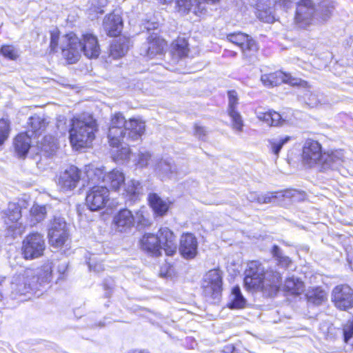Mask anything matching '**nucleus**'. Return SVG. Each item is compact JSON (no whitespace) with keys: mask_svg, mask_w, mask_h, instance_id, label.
<instances>
[{"mask_svg":"<svg viewBox=\"0 0 353 353\" xmlns=\"http://www.w3.org/2000/svg\"><path fill=\"white\" fill-rule=\"evenodd\" d=\"M6 214L5 223L8 230L12 232L13 236L21 235L23 232L25 227L21 223L18 222L21 216L20 208L14 203L10 204Z\"/></svg>","mask_w":353,"mask_h":353,"instance_id":"15","label":"nucleus"},{"mask_svg":"<svg viewBox=\"0 0 353 353\" xmlns=\"http://www.w3.org/2000/svg\"><path fill=\"white\" fill-rule=\"evenodd\" d=\"M291 194V192H286L285 194H283L284 196H290Z\"/></svg>","mask_w":353,"mask_h":353,"instance_id":"60","label":"nucleus"},{"mask_svg":"<svg viewBox=\"0 0 353 353\" xmlns=\"http://www.w3.org/2000/svg\"><path fill=\"white\" fill-rule=\"evenodd\" d=\"M309 302L319 305L327 299V294L320 288H313L309 290L306 294Z\"/></svg>","mask_w":353,"mask_h":353,"instance_id":"33","label":"nucleus"},{"mask_svg":"<svg viewBox=\"0 0 353 353\" xmlns=\"http://www.w3.org/2000/svg\"><path fill=\"white\" fill-rule=\"evenodd\" d=\"M234 350V347L233 345H229V346H227L225 347V349L224 350V351L226 352V353H233Z\"/></svg>","mask_w":353,"mask_h":353,"instance_id":"56","label":"nucleus"},{"mask_svg":"<svg viewBox=\"0 0 353 353\" xmlns=\"http://www.w3.org/2000/svg\"><path fill=\"white\" fill-rule=\"evenodd\" d=\"M299 86L304 89L303 94L299 97V100L310 108L317 107L319 105H323L328 103L327 99L323 94L314 93L310 90V87L306 85Z\"/></svg>","mask_w":353,"mask_h":353,"instance_id":"22","label":"nucleus"},{"mask_svg":"<svg viewBox=\"0 0 353 353\" xmlns=\"http://www.w3.org/2000/svg\"><path fill=\"white\" fill-rule=\"evenodd\" d=\"M154 171L162 180L176 179L178 170L173 162L168 159H157L155 161Z\"/></svg>","mask_w":353,"mask_h":353,"instance_id":"16","label":"nucleus"},{"mask_svg":"<svg viewBox=\"0 0 353 353\" xmlns=\"http://www.w3.org/2000/svg\"><path fill=\"white\" fill-rule=\"evenodd\" d=\"M49 139L50 140H52L51 141H49V145L47 146L44 143H42V146H41V150L45 152H53L56 147L55 143L54 141V138H52L50 137H49Z\"/></svg>","mask_w":353,"mask_h":353,"instance_id":"51","label":"nucleus"},{"mask_svg":"<svg viewBox=\"0 0 353 353\" xmlns=\"http://www.w3.org/2000/svg\"><path fill=\"white\" fill-rule=\"evenodd\" d=\"M277 192H268L264 194H258L256 192H250L247 196L250 202H257L259 203H269L273 199L277 198Z\"/></svg>","mask_w":353,"mask_h":353,"instance_id":"38","label":"nucleus"},{"mask_svg":"<svg viewBox=\"0 0 353 353\" xmlns=\"http://www.w3.org/2000/svg\"><path fill=\"white\" fill-rule=\"evenodd\" d=\"M90 269H92L95 272H100L103 270V266L101 264H94L90 260L88 262Z\"/></svg>","mask_w":353,"mask_h":353,"instance_id":"53","label":"nucleus"},{"mask_svg":"<svg viewBox=\"0 0 353 353\" xmlns=\"http://www.w3.org/2000/svg\"><path fill=\"white\" fill-rule=\"evenodd\" d=\"M10 130L9 121L6 119H0V145L8 138Z\"/></svg>","mask_w":353,"mask_h":353,"instance_id":"45","label":"nucleus"},{"mask_svg":"<svg viewBox=\"0 0 353 353\" xmlns=\"http://www.w3.org/2000/svg\"><path fill=\"white\" fill-rule=\"evenodd\" d=\"M194 134L199 139H203L206 134V130L197 124L194 126Z\"/></svg>","mask_w":353,"mask_h":353,"instance_id":"50","label":"nucleus"},{"mask_svg":"<svg viewBox=\"0 0 353 353\" xmlns=\"http://www.w3.org/2000/svg\"><path fill=\"white\" fill-rule=\"evenodd\" d=\"M45 248L43 236L39 233H33L23 240L22 254L26 259H36L43 255Z\"/></svg>","mask_w":353,"mask_h":353,"instance_id":"7","label":"nucleus"},{"mask_svg":"<svg viewBox=\"0 0 353 353\" xmlns=\"http://www.w3.org/2000/svg\"><path fill=\"white\" fill-rule=\"evenodd\" d=\"M57 270H58L59 273L64 274L65 272L67 270V264H66V263L64 262V263H61V264H59L58 265V267H57Z\"/></svg>","mask_w":353,"mask_h":353,"instance_id":"55","label":"nucleus"},{"mask_svg":"<svg viewBox=\"0 0 353 353\" xmlns=\"http://www.w3.org/2000/svg\"><path fill=\"white\" fill-rule=\"evenodd\" d=\"M332 301L341 310L353 307V290L347 285L336 286L332 292Z\"/></svg>","mask_w":353,"mask_h":353,"instance_id":"11","label":"nucleus"},{"mask_svg":"<svg viewBox=\"0 0 353 353\" xmlns=\"http://www.w3.org/2000/svg\"><path fill=\"white\" fill-rule=\"evenodd\" d=\"M130 40L126 38H119L114 40L110 46V54L114 59L122 57L128 52Z\"/></svg>","mask_w":353,"mask_h":353,"instance_id":"29","label":"nucleus"},{"mask_svg":"<svg viewBox=\"0 0 353 353\" xmlns=\"http://www.w3.org/2000/svg\"><path fill=\"white\" fill-rule=\"evenodd\" d=\"M281 277L276 271L265 270L258 261L248 263L244 283L250 290H261L268 296L276 295L281 285Z\"/></svg>","mask_w":353,"mask_h":353,"instance_id":"1","label":"nucleus"},{"mask_svg":"<svg viewBox=\"0 0 353 353\" xmlns=\"http://www.w3.org/2000/svg\"><path fill=\"white\" fill-rule=\"evenodd\" d=\"M172 52L183 58L188 56L189 52L188 44L183 38H179L172 43Z\"/></svg>","mask_w":353,"mask_h":353,"instance_id":"36","label":"nucleus"},{"mask_svg":"<svg viewBox=\"0 0 353 353\" xmlns=\"http://www.w3.org/2000/svg\"><path fill=\"white\" fill-rule=\"evenodd\" d=\"M2 54L11 60H15L19 57V52L12 46H3L1 49Z\"/></svg>","mask_w":353,"mask_h":353,"instance_id":"47","label":"nucleus"},{"mask_svg":"<svg viewBox=\"0 0 353 353\" xmlns=\"http://www.w3.org/2000/svg\"><path fill=\"white\" fill-rule=\"evenodd\" d=\"M141 250L153 256H159L162 250L168 256L174 255L177 250L176 236L168 228H161L157 234L145 233L140 239Z\"/></svg>","mask_w":353,"mask_h":353,"instance_id":"3","label":"nucleus"},{"mask_svg":"<svg viewBox=\"0 0 353 353\" xmlns=\"http://www.w3.org/2000/svg\"><path fill=\"white\" fill-rule=\"evenodd\" d=\"M30 214L32 217L31 224L34 225L45 219L46 208L45 206L34 205L30 209Z\"/></svg>","mask_w":353,"mask_h":353,"instance_id":"42","label":"nucleus"},{"mask_svg":"<svg viewBox=\"0 0 353 353\" xmlns=\"http://www.w3.org/2000/svg\"><path fill=\"white\" fill-rule=\"evenodd\" d=\"M157 159H153L152 155L148 152H140L139 154L138 164L141 167H145L150 165L153 161L155 162Z\"/></svg>","mask_w":353,"mask_h":353,"instance_id":"49","label":"nucleus"},{"mask_svg":"<svg viewBox=\"0 0 353 353\" xmlns=\"http://www.w3.org/2000/svg\"><path fill=\"white\" fill-rule=\"evenodd\" d=\"M121 143H122L118 145L112 146L113 148L112 150V156L114 161L117 163H121L128 160L130 154V150L128 146H123L119 148Z\"/></svg>","mask_w":353,"mask_h":353,"instance_id":"35","label":"nucleus"},{"mask_svg":"<svg viewBox=\"0 0 353 353\" xmlns=\"http://www.w3.org/2000/svg\"><path fill=\"white\" fill-rule=\"evenodd\" d=\"M179 252L185 259H193L198 253V241L192 233L183 234L180 239Z\"/></svg>","mask_w":353,"mask_h":353,"instance_id":"17","label":"nucleus"},{"mask_svg":"<svg viewBox=\"0 0 353 353\" xmlns=\"http://www.w3.org/2000/svg\"><path fill=\"white\" fill-rule=\"evenodd\" d=\"M42 270L44 272L43 276L36 277L35 272L32 269H26L14 275L10 283L12 294L15 296L26 294L30 290L37 288L36 283L39 280H41V283L49 282L52 275L51 266L45 265L43 266Z\"/></svg>","mask_w":353,"mask_h":353,"instance_id":"5","label":"nucleus"},{"mask_svg":"<svg viewBox=\"0 0 353 353\" xmlns=\"http://www.w3.org/2000/svg\"><path fill=\"white\" fill-rule=\"evenodd\" d=\"M81 179V171L75 166H70L61 172L58 179V185L62 191L74 190Z\"/></svg>","mask_w":353,"mask_h":353,"instance_id":"14","label":"nucleus"},{"mask_svg":"<svg viewBox=\"0 0 353 353\" xmlns=\"http://www.w3.org/2000/svg\"><path fill=\"white\" fill-rule=\"evenodd\" d=\"M143 187L139 181L132 179L124 183L123 196L129 201H136L141 194Z\"/></svg>","mask_w":353,"mask_h":353,"instance_id":"27","label":"nucleus"},{"mask_svg":"<svg viewBox=\"0 0 353 353\" xmlns=\"http://www.w3.org/2000/svg\"><path fill=\"white\" fill-rule=\"evenodd\" d=\"M97 131L96 120L90 114H83L70 121L69 138L72 146L77 150L90 147Z\"/></svg>","mask_w":353,"mask_h":353,"instance_id":"4","label":"nucleus"},{"mask_svg":"<svg viewBox=\"0 0 353 353\" xmlns=\"http://www.w3.org/2000/svg\"><path fill=\"white\" fill-rule=\"evenodd\" d=\"M296 192V190H294L293 191V194H292V196H294V194Z\"/></svg>","mask_w":353,"mask_h":353,"instance_id":"63","label":"nucleus"},{"mask_svg":"<svg viewBox=\"0 0 353 353\" xmlns=\"http://www.w3.org/2000/svg\"><path fill=\"white\" fill-rule=\"evenodd\" d=\"M47 141V137H45L44 142Z\"/></svg>","mask_w":353,"mask_h":353,"instance_id":"62","label":"nucleus"},{"mask_svg":"<svg viewBox=\"0 0 353 353\" xmlns=\"http://www.w3.org/2000/svg\"><path fill=\"white\" fill-rule=\"evenodd\" d=\"M14 145L18 157H26L31 145V138L30 135L27 133L18 134L14 139Z\"/></svg>","mask_w":353,"mask_h":353,"instance_id":"28","label":"nucleus"},{"mask_svg":"<svg viewBox=\"0 0 353 353\" xmlns=\"http://www.w3.org/2000/svg\"><path fill=\"white\" fill-rule=\"evenodd\" d=\"M104 183L114 191H118L124 185L125 175L119 170H113L103 176Z\"/></svg>","mask_w":353,"mask_h":353,"instance_id":"26","label":"nucleus"},{"mask_svg":"<svg viewBox=\"0 0 353 353\" xmlns=\"http://www.w3.org/2000/svg\"><path fill=\"white\" fill-rule=\"evenodd\" d=\"M291 139V137L285 135L269 139L268 143L270 145L271 152L278 157L283 146L290 141Z\"/></svg>","mask_w":353,"mask_h":353,"instance_id":"34","label":"nucleus"},{"mask_svg":"<svg viewBox=\"0 0 353 353\" xmlns=\"http://www.w3.org/2000/svg\"><path fill=\"white\" fill-rule=\"evenodd\" d=\"M50 245L54 248H61L67 245L69 240V230L48 232Z\"/></svg>","mask_w":353,"mask_h":353,"instance_id":"30","label":"nucleus"},{"mask_svg":"<svg viewBox=\"0 0 353 353\" xmlns=\"http://www.w3.org/2000/svg\"><path fill=\"white\" fill-rule=\"evenodd\" d=\"M103 26L109 36L117 37L123 29L122 18L119 14H110L104 19Z\"/></svg>","mask_w":353,"mask_h":353,"instance_id":"24","label":"nucleus"},{"mask_svg":"<svg viewBox=\"0 0 353 353\" xmlns=\"http://www.w3.org/2000/svg\"><path fill=\"white\" fill-rule=\"evenodd\" d=\"M140 353H147V352H140Z\"/></svg>","mask_w":353,"mask_h":353,"instance_id":"64","label":"nucleus"},{"mask_svg":"<svg viewBox=\"0 0 353 353\" xmlns=\"http://www.w3.org/2000/svg\"><path fill=\"white\" fill-rule=\"evenodd\" d=\"M59 40V35L57 32H51V39H50V48L52 50H55V48L57 47Z\"/></svg>","mask_w":353,"mask_h":353,"instance_id":"52","label":"nucleus"},{"mask_svg":"<svg viewBox=\"0 0 353 353\" xmlns=\"http://www.w3.org/2000/svg\"><path fill=\"white\" fill-rule=\"evenodd\" d=\"M321 8H322V19L326 20L331 14V9L334 8V3L330 0H323L321 3Z\"/></svg>","mask_w":353,"mask_h":353,"instance_id":"48","label":"nucleus"},{"mask_svg":"<svg viewBox=\"0 0 353 353\" xmlns=\"http://www.w3.org/2000/svg\"><path fill=\"white\" fill-rule=\"evenodd\" d=\"M145 123L139 119H130L125 125L124 142L139 141L145 132Z\"/></svg>","mask_w":353,"mask_h":353,"instance_id":"18","label":"nucleus"},{"mask_svg":"<svg viewBox=\"0 0 353 353\" xmlns=\"http://www.w3.org/2000/svg\"><path fill=\"white\" fill-rule=\"evenodd\" d=\"M148 201L153 210L158 215L162 216L166 213L168 210V203L163 200L157 194L152 193L148 196Z\"/></svg>","mask_w":353,"mask_h":353,"instance_id":"31","label":"nucleus"},{"mask_svg":"<svg viewBox=\"0 0 353 353\" xmlns=\"http://www.w3.org/2000/svg\"><path fill=\"white\" fill-rule=\"evenodd\" d=\"M294 0H278L276 3L285 8H289Z\"/></svg>","mask_w":353,"mask_h":353,"instance_id":"54","label":"nucleus"},{"mask_svg":"<svg viewBox=\"0 0 353 353\" xmlns=\"http://www.w3.org/2000/svg\"><path fill=\"white\" fill-rule=\"evenodd\" d=\"M228 41L239 46L243 52L245 50L256 51L257 50L255 41L248 34L242 32L231 33L227 35Z\"/></svg>","mask_w":353,"mask_h":353,"instance_id":"21","label":"nucleus"},{"mask_svg":"<svg viewBox=\"0 0 353 353\" xmlns=\"http://www.w3.org/2000/svg\"><path fill=\"white\" fill-rule=\"evenodd\" d=\"M29 125L32 128V133H39L43 131L48 125V121L43 116L34 114L30 117Z\"/></svg>","mask_w":353,"mask_h":353,"instance_id":"40","label":"nucleus"},{"mask_svg":"<svg viewBox=\"0 0 353 353\" xmlns=\"http://www.w3.org/2000/svg\"><path fill=\"white\" fill-rule=\"evenodd\" d=\"M323 152L321 144L314 140L305 141L302 150V161L309 168H319Z\"/></svg>","mask_w":353,"mask_h":353,"instance_id":"9","label":"nucleus"},{"mask_svg":"<svg viewBox=\"0 0 353 353\" xmlns=\"http://www.w3.org/2000/svg\"><path fill=\"white\" fill-rule=\"evenodd\" d=\"M222 275L219 270L208 271L203 276L201 288L210 301H218L222 292Z\"/></svg>","mask_w":353,"mask_h":353,"instance_id":"6","label":"nucleus"},{"mask_svg":"<svg viewBox=\"0 0 353 353\" xmlns=\"http://www.w3.org/2000/svg\"><path fill=\"white\" fill-rule=\"evenodd\" d=\"M109 200V190L103 185H95L87 193L86 205L92 211L103 208Z\"/></svg>","mask_w":353,"mask_h":353,"instance_id":"10","label":"nucleus"},{"mask_svg":"<svg viewBox=\"0 0 353 353\" xmlns=\"http://www.w3.org/2000/svg\"><path fill=\"white\" fill-rule=\"evenodd\" d=\"M228 112L237 111V105L239 104V97L235 90H230L228 92Z\"/></svg>","mask_w":353,"mask_h":353,"instance_id":"46","label":"nucleus"},{"mask_svg":"<svg viewBox=\"0 0 353 353\" xmlns=\"http://www.w3.org/2000/svg\"><path fill=\"white\" fill-rule=\"evenodd\" d=\"M231 120V128L237 134H240L243 131L244 121L240 112L232 111L228 112Z\"/></svg>","mask_w":353,"mask_h":353,"instance_id":"37","label":"nucleus"},{"mask_svg":"<svg viewBox=\"0 0 353 353\" xmlns=\"http://www.w3.org/2000/svg\"><path fill=\"white\" fill-rule=\"evenodd\" d=\"M348 261H349L350 266L351 269H352V270H353V258H352L351 260H350V259H348Z\"/></svg>","mask_w":353,"mask_h":353,"instance_id":"59","label":"nucleus"},{"mask_svg":"<svg viewBox=\"0 0 353 353\" xmlns=\"http://www.w3.org/2000/svg\"><path fill=\"white\" fill-rule=\"evenodd\" d=\"M343 161L344 154L341 150L323 152L319 168L323 170L336 169L342 165Z\"/></svg>","mask_w":353,"mask_h":353,"instance_id":"19","label":"nucleus"},{"mask_svg":"<svg viewBox=\"0 0 353 353\" xmlns=\"http://www.w3.org/2000/svg\"><path fill=\"white\" fill-rule=\"evenodd\" d=\"M283 288L291 294H300L304 291V284L300 279L290 277L285 280Z\"/></svg>","mask_w":353,"mask_h":353,"instance_id":"32","label":"nucleus"},{"mask_svg":"<svg viewBox=\"0 0 353 353\" xmlns=\"http://www.w3.org/2000/svg\"><path fill=\"white\" fill-rule=\"evenodd\" d=\"M66 46L63 48V57L69 63H75L83 52L84 55L90 59L97 58L100 54V48L98 39L92 33H85L79 39L74 33L70 32L65 37Z\"/></svg>","mask_w":353,"mask_h":353,"instance_id":"2","label":"nucleus"},{"mask_svg":"<svg viewBox=\"0 0 353 353\" xmlns=\"http://www.w3.org/2000/svg\"><path fill=\"white\" fill-rule=\"evenodd\" d=\"M162 3L166 4V3H170L174 1V0H160Z\"/></svg>","mask_w":353,"mask_h":353,"instance_id":"58","label":"nucleus"},{"mask_svg":"<svg viewBox=\"0 0 353 353\" xmlns=\"http://www.w3.org/2000/svg\"><path fill=\"white\" fill-rule=\"evenodd\" d=\"M255 114L259 121H263L270 126L281 125L285 122V120L282 118L281 115L275 111L269 110L267 112H263L256 110L255 111Z\"/></svg>","mask_w":353,"mask_h":353,"instance_id":"25","label":"nucleus"},{"mask_svg":"<svg viewBox=\"0 0 353 353\" xmlns=\"http://www.w3.org/2000/svg\"><path fill=\"white\" fill-rule=\"evenodd\" d=\"M166 46L164 39L152 34L148 37L146 46L142 49V54L149 58H153L157 55L163 54Z\"/></svg>","mask_w":353,"mask_h":353,"instance_id":"20","label":"nucleus"},{"mask_svg":"<svg viewBox=\"0 0 353 353\" xmlns=\"http://www.w3.org/2000/svg\"><path fill=\"white\" fill-rule=\"evenodd\" d=\"M315 13L311 0H301L297 4L295 21L300 27L305 28L312 23Z\"/></svg>","mask_w":353,"mask_h":353,"instance_id":"13","label":"nucleus"},{"mask_svg":"<svg viewBox=\"0 0 353 353\" xmlns=\"http://www.w3.org/2000/svg\"><path fill=\"white\" fill-rule=\"evenodd\" d=\"M220 0H201L202 2H205L207 4H215L218 3Z\"/></svg>","mask_w":353,"mask_h":353,"instance_id":"57","label":"nucleus"},{"mask_svg":"<svg viewBox=\"0 0 353 353\" xmlns=\"http://www.w3.org/2000/svg\"><path fill=\"white\" fill-rule=\"evenodd\" d=\"M256 17L262 21L272 23L275 18L272 9L264 8L263 6L258 4L256 12Z\"/></svg>","mask_w":353,"mask_h":353,"instance_id":"43","label":"nucleus"},{"mask_svg":"<svg viewBox=\"0 0 353 353\" xmlns=\"http://www.w3.org/2000/svg\"><path fill=\"white\" fill-rule=\"evenodd\" d=\"M113 221L117 230L125 232L134 226V217L130 210L123 209L115 214Z\"/></svg>","mask_w":353,"mask_h":353,"instance_id":"23","label":"nucleus"},{"mask_svg":"<svg viewBox=\"0 0 353 353\" xmlns=\"http://www.w3.org/2000/svg\"><path fill=\"white\" fill-rule=\"evenodd\" d=\"M128 121L120 112L115 113L111 117L108 137L111 146L124 143L125 125Z\"/></svg>","mask_w":353,"mask_h":353,"instance_id":"8","label":"nucleus"},{"mask_svg":"<svg viewBox=\"0 0 353 353\" xmlns=\"http://www.w3.org/2000/svg\"><path fill=\"white\" fill-rule=\"evenodd\" d=\"M272 253L280 265L283 267H288L291 263L290 258L284 256L278 246L274 245L272 248Z\"/></svg>","mask_w":353,"mask_h":353,"instance_id":"44","label":"nucleus"},{"mask_svg":"<svg viewBox=\"0 0 353 353\" xmlns=\"http://www.w3.org/2000/svg\"><path fill=\"white\" fill-rule=\"evenodd\" d=\"M68 230V225L65 222L64 218L60 216H54L50 221L48 225V232L54 234V232Z\"/></svg>","mask_w":353,"mask_h":353,"instance_id":"41","label":"nucleus"},{"mask_svg":"<svg viewBox=\"0 0 353 353\" xmlns=\"http://www.w3.org/2000/svg\"><path fill=\"white\" fill-rule=\"evenodd\" d=\"M97 174H102V172L101 170H97Z\"/></svg>","mask_w":353,"mask_h":353,"instance_id":"61","label":"nucleus"},{"mask_svg":"<svg viewBox=\"0 0 353 353\" xmlns=\"http://www.w3.org/2000/svg\"><path fill=\"white\" fill-rule=\"evenodd\" d=\"M261 80L265 86H276L281 83H286L292 85H306L307 82L300 79L293 77L290 74L278 71L273 73L261 75Z\"/></svg>","mask_w":353,"mask_h":353,"instance_id":"12","label":"nucleus"},{"mask_svg":"<svg viewBox=\"0 0 353 353\" xmlns=\"http://www.w3.org/2000/svg\"><path fill=\"white\" fill-rule=\"evenodd\" d=\"M230 300V307L238 309L244 307L245 299L243 296L239 286L232 288Z\"/></svg>","mask_w":353,"mask_h":353,"instance_id":"39","label":"nucleus"}]
</instances>
